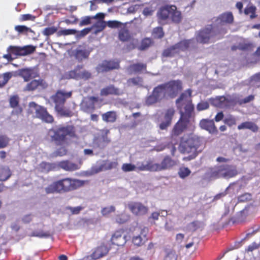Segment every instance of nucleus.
I'll return each mask as SVG.
<instances>
[{"mask_svg": "<svg viewBox=\"0 0 260 260\" xmlns=\"http://www.w3.org/2000/svg\"><path fill=\"white\" fill-rule=\"evenodd\" d=\"M99 101L98 97L91 96L85 99L82 103V107L85 111L93 110L95 105Z\"/></svg>", "mask_w": 260, "mask_h": 260, "instance_id": "5701e85b", "label": "nucleus"}, {"mask_svg": "<svg viewBox=\"0 0 260 260\" xmlns=\"http://www.w3.org/2000/svg\"><path fill=\"white\" fill-rule=\"evenodd\" d=\"M51 141L57 145H62L68 143V138L76 137V130L72 125H59L49 131Z\"/></svg>", "mask_w": 260, "mask_h": 260, "instance_id": "f03ea898", "label": "nucleus"}, {"mask_svg": "<svg viewBox=\"0 0 260 260\" xmlns=\"http://www.w3.org/2000/svg\"><path fill=\"white\" fill-rule=\"evenodd\" d=\"M215 36L212 25H210L203 29L200 30L196 36L198 42L202 44H207L213 37Z\"/></svg>", "mask_w": 260, "mask_h": 260, "instance_id": "9d476101", "label": "nucleus"}, {"mask_svg": "<svg viewBox=\"0 0 260 260\" xmlns=\"http://www.w3.org/2000/svg\"><path fill=\"white\" fill-rule=\"evenodd\" d=\"M118 38L122 42H127L131 40L132 37L128 30L123 28L119 31Z\"/></svg>", "mask_w": 260, "mask_h": 260, "instance_id": "58836bf2", "label": "nucleus"}, {"mask_svg": "<svg viewBox=\"0 0 260 260\" xmlns=\"http://www.w3.org/2000/svg\"><path fill=\"white\" fill-rule=\"evenodd\" d=\"M11 176V172L8 167H0V181H6Z\"/></svg>", "mask_w": 260, "mask_h": 260, "instance_id": "e433bc0d", "label": "nucleus"}, {"mask_svg": "<svg viewBox=\"0 0 260 260\" xmlns=\"http://www.w3.org/2000/svg\"><path fill=\"white\" fill-rule=\"evenodd\" d=\"M10 139L5 135H0V149L7 147L10 142Z\"/></svg>", "mask_w": 260, "mask_h": 260, "instance_id": "09e8293b", "label": "nucleus"}, {"mask_svg": "<svg viewBox=\"0 0 260 260\" xmlns=\"http://www.w3.org/2000/svg\"><path fill=\"white\" fill-rule=\"evenodd\" d=\"M68 150L65 147H60L57 149L54 152V156H62L67 154Z\"/></svg>", "mask_w": 260, "mask_h": 260, "instance_id": "774afa93", "label": "nucleus"}, {"mask_svg": "<svg viewBox=\"0 0 260 260\" xmlns=\"http://www.w3.org/2000/svg\"><path fill=\"white\" fill-rule=\"evenodd\" d=\"M189 120L184 117H180L179 121L175 124L172 131L171 137L172 138L180 135L186 128Z\"/></svg>", "mask_w": 260, "mask_h": 260, "instance_id": "2eb2a0df", "label": "nucleus"}, {"mask_svg": "<svg viewBox=\"0 0 260 260\" xmlns=\"http://www.w3.org/2000/svg\"><path fill=\"white\" fill-rule=\"evenodd\" d=\"M58 33L59 36H67L70 35H75L77 33V31L74 29H67L60 30Z\"/></svg>", "mask_w": 260, "mask_h": 260, "instance_id": "e2e57ef3", "label": "nucleus"}, {"mask_svg": "<svg viewBox=\"0 0 260 260\" xmlns=\"http://www.w3.org/2000/svg\"><path fill=\"white\" fill-rule=\"evenodd\" d=\"M106 63H107L108 69H109V71L119 68V62L118 61L110 60H106Z\"/></svg>", "mask_w": 260, "mask_h": 260, "instance_id": "6e6d98bb", "label": "nucleus"}, {"mask_svg": "<svg viewBox=\"0 0 260 260\" xmlns=\"http://www.w3.org/2000/svg\"><path fill=\"white\" fill-rule=\"evenodd\" d=\"M202 144V139L197 136L189 137L181 143L179 147L181 153L189 154L188 156L183 157V160L189 161L195 158L199 153L198 149Z\"/></svg>", "mask_w": 260, "mask_h": 260, "instance_id": "7ed1b4c3", "label": "nucleus"}, {"mask_svg": "<svg viewBox=\"0 0 260 260\" xmlns=\"http://www.w3.org/2000/svg\"><path fill=\"white\" fill-rule=\"evenodd\" d=\"M177 256L174 250H171L167 252L164 260H177Z\"/></svg>", "mask_w": 260, "mask_h": 260, "instance_id": "69168bd1", "label": "nucleus"}, {"mask_svg": "<svg viewBox=\"0 0 260 260\" xmlns=\"http://www.w3.org/2000/svg\"><path fill=\"white\" fill-rule=\"evenodd\" d=\"M83 68V66L82 64L77 66L73 70L68 72V76L70 78L78 80V76H79L81 73H82L81 70Z\"/></svg>", "mask_w": 260, "mask_h": 260, "instance_id": "4c0bfd02", "label": "nucleus"}, {"mask_svg": "<svg viewBox=\"0 0 260 260\" xmlns=\"http://www.w3.org/2000/svg\"><path fill=\"white\" fill-rule=\"evenodd\" d=\"M199 125L202 129L210 134H216L218 132L213 119H203L200 121Z\"/></svg>", "mask_w": 260, "mask_h": 260, "instance_id": "412c9836", "label": "nucleus"}, {"mask_svg": "<svg viewBox=\"0 0 260 260\" xmlns=\"http://www.w3.org/2000/svg\"><path fill=\"white\" fill-rule=\"evenodd\" d=\"M174 114L175 110L173 108H170L166 110L164 116V120L159 125L160 129H166L171 125Z\"/></svg>", "mask_w": 260, "mask_h": 260, "instance_id": "a211bd4d", "label": "nucleus"}, {"mask_svg": "<svg viewBox=\"0 0 260 260\" xmlns=\"http://www.w3.org/2000/svg\"><path fill=\"white\" fill-rule=\"evenodd\" d=\"M35 49V47L30 45L23 47L10 46L7 49V51L13 55L24 56L33 53Z\"/></svg>", "mask_w": 260, "mask_h": 260, "instance_id": "9b49d317", "label": "nucleus"}, {"mask_svg": "<svg viewBox=\"0 0 260 260\" xmlns=\"http://www.w3.org/2000/svg\"><path fill=\"white\" fill-rule=\"evenodd\" d=\"M111 242L113 245L118 246H123L126 242L125 237L122 235V232L116 231L112 235Z\"/></svg>", "mask_w": 260, "mask_h": 260, "instance_id": "bb28decb", "label": "nucleus"}, {"mask_svg": "<svg viewBox=\"0 0 260 260\" xmlns=\"http://www.w3.org/2000/svg\"><path fill=\"white\" fill-rule=\"evenodd\" d=\"M29 107L35 110L36 118H39L46 123H52L53 122V117L48 112L47 109L44 107L39 105L34 102H30Z\"/></svg>", "mask_w": 260, "mask_h": 260, "instance_id": "6e6552de", "label": "nucleus"}, {"mask_svg": "<svg viewBox=\"0 0 260 260\" xmlns=\"http://www.w3.org/2000/svg\"><path fill=\"white\" fill-rule=\"evenodd\" d=\"M103 120L106 123H114L117 118L116 112L109 111L102 115Z\"/></svg>", "mask_w": 260, "mask_h": 260, "instance_id": "f704fd0d", "label": "nucleus"}, {"mask_svg": "<svg viewBox=\"0 0 260 260\" xmlns=\"http://www.w3.org/2000/svg\"><path fill=\"white\" fill-rule=\"evenodd\" d=\"M148 233V229L146 227L141 228L140 233L134 236L132 239L133 243L137 246L143 245L147 240V236Z\"/></svg>", "mask_w": 260, "mask_h": 260, "instance_id": "f3484780", "label": "nucleus"}, {"mask_svg": "<svg viewBox=\"0 0 260 260\" xmlns=\"http://www.w3.org/2000/svg\"><path fill=\"white\" fill-rule=\"evenodd\" d=\"M143 82V79L140 77H136L129 78L127 81L128 86L141 85Z\"/></svg>", "mask_w": 260, "mask_h": 260, "instance_id": "c03bdc74", "label": "nucleus"}, {"mask_svg": "<svg viewBox=\"0 0 260 260\" xmlns=\"http://www.w3.org/2000/svg\"><path fill=\"white\" fill-rule=\"evenodd\" d=\"M168 99L169 98L163 83L154 88L151 94L146 98L145 103L147 106H150L159 102L162 100Z\"/></svg>", "mask_w": 260, "mask_h": 260, "instance_id": "0eeeda50", "label": "nucleus"}, {"mask_svg": "<svg viewBox=\"0 0 260 260\" xmlns=\"http://www.w3.org/2000/svg\"><path fill=\"white\" fill-rule=\"evenodd\" d=\"M122 90L116 87L114 85L111 84L102 88L100 91V95L102 96H107L109 95H121L123 94Z\"/></svg>", "mask_w": 260, "mask_h": 260, "instance_id": "aec40b11", "label": "nucleus"}, {"mask_svg": "<svg viewBox=\"0 0 260 260\" xmlns=\"http://www.w3.org/2000/svg\"><path fill=\"white\" fill-rule=\"evenodd\" d=\"M256 10V8L255 6L251 5L247 6L244 10V13L246 15H250V18L251 19H254L257 17V15L255 14Z\"/></svg>", "mask_w": 260, "mask_h": 260, "instance_id": "ea45409f", "label": "nucleus"}, {"mask_svg": "<svg viewBox=\"0 0 260 260\" xmlns=\"http://www.w3.org/2000/svg\"><path fill=\"white\" fill-rule=\"evenodd\" d=\"M170 20L173 23L178 24L182 19V14L180 11L177 10V8L175 5L170 6Z\"/></svg>", "mask_w": 260, "mask_h": 260, "instance_id": "a878e982", "label": "nucleus"}, {"mask_svg": "<svg viewBox=\"0 0 260 260\" xmlns=\"http://www.w3.org/2000/svg\"><path fill=\"white\" fill-rule=\"evenodd\" d=\"M118 166V162L117 160L110 161L108 160H103L100 166H93L91 168V171L94 173H98L103 171L110 170L113 169H116Z\"/></svg>", "mask_w": 260, "mask_h": 260, "instance_id": "ddd939ff", "label": "nucleus"}, {"mask_svg": "<svg viewBox=\"0 0 260 260\" xmlns=\"http://www.w3.org/2000/svg\"><path fill=\"white\" fill-rule=\"evenodd\" d=\"M96 70L99 73L109 72L106 60H104L99 64L96 68Z\"/></svg>", "mask_w": 260, "mask_h": 260, "instance_id": "603ef678", "label": "nucleus"}, {"mask_svg": "<svg viewBox=\"0 0 260 260\" xmlns=\"http://www.w3.org/2000/svg\"><path fill=\"white\" fill-rule=\"evenodd\" d=\"M191 173L190 170L186 167L180 168L178 171L179 176L182 179L188 176Z\"/></svg>", "mask_w": 260, "mask_h": 260, "instance_id": "3c124183", "label": "nucleus"}, {"mask_svg": "<svg viewBox=\"0 0 260 260\" xmlns=\"http://www.w3.org/2000/svg\"><path fill=\"white\" fill-rule=\"evenodd\" d=\"M179 52V50L178 49L177 46L175 44L165 49L162 52V56L166 57H171Z\"/></svg>", "mask_w": 260, "mask_h": 260, "instance_id": "c9c22d12", "label": "nucleus"}, {"mask_svg": "<svg viewBox=\"0 0 260 260\" xmlns=\"http://www.w3.org/2000/svg\"><path fill=\"white\" fill-rule=\"evenodd\" d=\"M40 171L43 173L57 170V163H50L46 161H42L39 164Z\"/></svg>", "mask_w": 260, "mask_h": 260, "instance_id": "7c9ffc66", "label": "nucleus"}, {"mask_svg": "<svg viewBox=\"0 0 260 260\" xmlns=\"http://www.w3.org/2000/svg\"><path fill=\"white\" fill-rule=\"evenodd\" d=\"M179 52L185 51L188 50L191 47L194 45L193 39L184 40L176 44Z\"/></svg>", "mask_w": 260, "mask_h": 260, "instance_id": "473e14b6", "label": "nucleus"}, {"mask_svg": "<svg viewBox=\"0 0 260 260\" xmlns=\"http://www.w3.org/2000/svg\"><path fill=\"white\" fill-rule=\"evenodd\" d=\"M165 33L161 26L154 27L152 31V36L155 39H161L164 37Z\"/></svg>", "mask_w": 260, "mask_h": 260, "instance_id": "37998d69", "label": "nucleus"}, {"mask_svg": "<svg viewBox=\"0 0 260 260\" xmlns=\"http://www.w3.org/2000/svg\"><path fill=\"white\" fill-rule=\"evenodd\" d=\"M239 130L248 129L253 133H256L258 131V126L254 122L251 121H245L241 123L238 126Z\"/></svg>", "mask_w": 260, "mask_h": 260, "instance_id": "72a5a7b5", "label": "nucleus"}, {"mask_svg": "<svg viewBox=\"0 0 260 260\" xmlns=\"http://www.w3.org/2000/svg\"><path fill=\"white\" fill-rule=\"evenodd\" d=\"M115 220L117 223L123 224L128 220V216L125 213H121L116 215Z\"/></svg>", "mask_w": 260, "mask_h": 260, "instance_id": "49530a36", "label": "nucleus"}, {"mask_svg": "<svg viewBox=\"0 0 260 260\" xmlns=\"http://www.w3.org/2000/svg\"><path fill=\"white\" fill-rule=\"evenodd\" d=\"M254 45L252 43H244L239 44V49L242 51H252Z\"/></svg>", "mask_w": 260, "mask_h": 260, "instance_id": "de8ad7c7", "label": "nucleus"}, {"mask_svg": "<svg viewBox=\"0 0 260 260\" xmlns=\"http://www.w3.org/2000/svg\"><path fill=\"white\" fill-rule=\"evenodd\" d=\"M46 83L42 79L33 80L27 84L24 88L25 91H34L37 89L39 86L45 87Z\"/></svg>", "mask_w": 260, "mask_h": 260, "instance_id": "c756f323", "label": "nucleus"}, {"mask_svg": "<svg viewBox=\"0 0 260 260\" xmlns=\"http://www.w3.org/2000/svg\"><path fill=\"white\" fill-rule=\"evenodd\" d=\"M147 65L146 63H137L131 64L127 68V71L129 75L135 73H140L143 71H146Z\"/></svg>", "mask_w": 260, "mask_h": 260, "instance_id": "c85d7f7f", "label": "nucleus"}, {"mask_svg": "<svg viewBox=\"0 0 260 260\" xmlns=\"http://www.w3.org/2000/svg\"><path fill=\"white\" fill-rule=\"evenodd\" d=\"M121 169L125 172H131L135 171L136 166L132 164L125 163L122 165Z\"/></svg>", "mask_w": 260, "mask_h": 260, "instance_id": "bf43d9fd", "label": "nucleus"}, {"mask_svg": "<svg viewBox=\"0 0 260 260\" xmlns=\"http://www.w3.org/2000/svg\"><path fill=\"white\" fill-rule=\"evenodd\" d=\"M32 73L33 71L31 69H24L21 70L20 75L25 81H28L32 78Z\"/></svg>", "mask_w": 260, "mask_h": 260, "instance_id": "79ce46f5", "label": "nucleus"}, {"mask_svg": "<svg viewBox=\"0 0 260 260\" xmlns=\"http://www.w3.org/2000/svg\"><path fill=\"white\" fill-rule=\"evenodd\" d=\"M12 77L10 73H5L0 77V88L4 87Z\"/></svg>", "mask_w": 260, "mask_h": 260, "instance_id": "a18cd8bd", "label": "nucleus"}, {"mask_svg": "<svg viewBox=\"0 0 260 260\" xmlns=\"http://www.w3.org/2000/svg\"><path fill=\"white\" fill-rule=\"evenodd\" d=\"M176 165V161L170 156L167 155L163 158L160 164L154 163L155 172L170 169Z\"/></svg>", "mask_w": 260, "mask_h": 260, "instance_id": "4468645a", "label": "nucleus"}, {"mask_svg": "<svg viewBox=\"0 0 260 260\" xmlns=\"http://www.w3.org/2000/svg\"><path fill=\"white\" fill-rule=\"evenodd\" d=\"M191 93L192 90L188 89L181 93L176 101L177 107L180 111L181 117L186 118L188 120L191 117L194 110V106L191 99Z\"/></svg>", "mask_w": 260, "mask_h": 260, "instance_id": "20e7f679", "label": "nucleus"}, {"mask_svg": "<svg viewBox=\"0 0 260 260\" xmlns=\"http://www.w3.org/2000/svg\"><path fill=\"white\" fill-rule=\"evenodd\" d=\"M215 21L220 25L232 24L234 21V16L231 12L223 13L216 18Z\"/></svg>", "mask_w": 260, "mask_h": 260, "instance_id": "b1692460", "label": "nucleus"}, {"mask_svg": "<svg viewBox=\"0 0 260 260\" xmlns=\"http://www.w3.org/2000/svg\"><path fill=\"white\" fill-rule=\"evenodd\" d=\"M72 92H66L63 90H58L53 95L52 99L55 104V111L61 116L70 117L72 116V112L64 107L67 99L72 96Z\"/></svg>", "mask_w": 260, "mask_h": 260, "instance_id": "39448f33", "label": "nucleus"}, {"mask_svg": "<svg viewBox=\"0 0 260 260\" xmlns=\"http://www.w3.org/2000/svg\"><path fill=\"white\" fill-rule=\"evenodd\" d=\"M115 210V207L113 206H111L109 207L103 208L101 210V213L103 216H107L110 213L114 212Z\"/></svg>", "mask_w": 260, "mask_h": 260, "instance_id": "680f3d73", "label": "nucleus"}, {"mask_svg": "<svg viewBox=\"0 0 260 260\" xmlns=\"http://www.w3.org/2000/svg\"><path fill=\"white\" fill-rule=\"evenodd\" d=\"M84 185V181L67 177L53 182L45 188L47 194L68 192L78 189Z\"/></svg>", "mask_w": 260, "mask_h": 260, "instance_id": "f257e3e1", "label": "nucleus"}, {"mask_svg": "<svg viewBox=\"0 0 260 260\" xmlns=\"http://www.w3.org/2000/svg\"><path fill=\"white\" fill-rule=\"evenodd\" d=\"M153 43L151 38H145L143 39L141 43V45L139 47L140 50H145L150 47Z\"/></svg>", "mask_w": 260, "mask_h": 260, "instance_id": "a19ab883", "label": "nucleus"}, {"mask_svg": "<svg viewBox=\"0 0 260 260\" xmlns=\"http://www.w3.org/2000/svg\"><path fill=\"white\" fill-rule=\"evenodd\" d=\"M20 98L18 95H13L10 97V106L15 109L12 113L16 115L20 114L22 112V108L19 106Z\"/></svg>", "mask_w": 260, "mask_h": 260, "instance_id": "393cba45", "label": "nucleus"}, {"mask_svg": "<svg viewBox=\"0 0 260 260\" xmlns=\"http://www.w3.org/2000/svg\"><path fill=\"white\" fill-rule=\"evenodd\" d=\"M31 236L37 237L40 238H48L50 236V234L49 232L41 231H34L31 234Z\"/></svg>", "mask_w": 260, "mask_h": 260, "instance_id": "8fccbe9b", "label": "nucleus"}, {"mask_svg": "<svg viewBox=\"0 0 260 260\" xmlns=\"http://www.w3.org/2000/svg\"><path fill=\"white\" fill-rule=\"evenodd\" d=\"M209 104L207 101H201L198 104L197 106V109L199 111H203L208 109Z\"/></svg>", "mask_w": 260, "mask_h": 260, "instance_id": "052dcab7", "label": "nucleus"}, {"mask_svg": "<svg viewBox=\"0 0 260 260\" xmlns=\"http://www.w3.org/2000/svg\"><path fill=\"white\" fill-rule=\"evenodd\" d=\"M92 77V74L89 71L83 70H82V73L78 76V79H83L84 80H87L91 79Z\"/></svg>", "mask_w": 260, "mask_h": 260, "instance_id": "864d4df0", "label": "nucleus"}, {"mask_svg": "<svg viewBox=\"0 0 260 260\" xmlns=\"http://www.w3.org/2000/svg\"><path fill=\"white\" fill-rule=\"evenodd\" d=\"M254 98L255 96L254 95H249L244 99L238 100L236 102V104H238L239 105L245 104L253 101L254 100Z\"/></svg>", "mask_w": 260, "mask_h": 260, "instance_id": "5fc2aeb1", "label": "nucleus"}, {"mask_svg": "<svg viewBox=\"0 0 260 260\" xmlns=\"http://www.w3.org/2000/svg\"><path fill=\"white\" fill-rule=\"evenodd\" d=\"M90 51L86 49L85 47L80 46L75 52V57L78 61H81L83 59H87L89 54Z\"/></svg>", "mask_w": 260, "mask_h": 260, "instance_id": "cd10ccee", "label": "nucleus"}, {"mask_svg": "<svg viewBox=\"0 0 260 260\" xmlns=\"http://www.w3.org/2000/svg\"><path fill=\"white\" fill-rule=\"evenodd\" d=\"M57 30V28L55 26H51L45 28L42 31V34L45 36H49L54 34Z\"/></svg>", "mask_w": 260, "mask_h": 260, "instance_id": "4d7b16f0", "label": "nucleus"}, {"mask_svg": "<svg viewBox=\"0 0 260 260\" xmlns=\"http://www.w3.org/2000/svg\"><path fill=\"white\" fill-rule=\"evenodd\" d=\"M170 6L160 8L157 13L158 23L162 25L168 24L170 21Z\"/></svg>", "mask_w": 260, "mask_h": 260, "instance_id": "dca6fc26", "label": "nucleus"}, {"mask_svg": "<svg viewBox=\"0 0 260 260\" xmlns=\"http://www.w3.org/2000/svg\"><path fill=\"white\" fill-rule=\"evenodd\" d=\"M128 207L131 212L137 215L142 216L148 212V208L141 202H131L128 204Z\"/></svg>", "mask_w": 260, "mask_h": 260, "instance_id": "f8f14e48", "label": "nucleus"}, {"mask_svg": "<svg viewBox=\"0 0 260 260\" xmlns=\"http://www.w3.org/2000/svg\"><path fill=\"white\" fill-rule=\"evenodd\" d=\"M136 169L140 171H148L155 172L154 163L151 160L147 161L146 164L138 162L137 164Z\"/></svg>", "mask_w": 260, "mask_h": 260, "instance_id": "2f4dec72", "label": "nucleus"}, {"mask_svg": "<svg viewBox=\"0 0 260 260\" xmlns=\"http://www.w3.org/2000/svg\"><path fill=\"white\" fill-rule=\"evenodd\" d=\"M57 170L62 169L66 171L72 172L79 169L80 167L77 164L68 160L60 161L57 163Z\"/></svg>", "mask_w": 260, "mask_h": 260, "instance_id": "4be33fe9", "label": "nucleus"}, {"mask_svg": "<svg viewBox=\"0 0 260 260\" xmlns=\"http://www.w3.org/2000/svg\"><path fill=\"white\" fill-rule=\"evenodd\" d=\"M15 29L19 33H27L31 31L30 28L25 25H16L15 27Z\"/></svg>", "mask_w": 260, "mask_h": 260, "instance_id": "0e129e2a", "label": "nucleus"}, {"mask_svg": "<svg viewBox=\"0 0 260 260\" xmlns=\"http://www.w3.org/2000/svg\"><path fill=\"white\" fill-rule=\"evenodd\" d=\"M236 118L232 115H229L224 119V123L230 127L236 125Z\"/></svg>", "mask_w": 260, "mask_h": 260, "instance_id": "13d9d810", "label": "nucleus"}, {"mask_svg": "<svg viewBox=\"0 0 260 260\" xmlns=\"http://www.w3.org/2000/svg\"><path fill=\"white\" fill-rule=\"evenodd\" d=\"M106 22L105 21L99 22L94 24V27L96 28L95 32H99L102 31L106 27Z\"/></svg>", "mask_w": 260, "mask_h": 260, "instance_id": "338daca9", "label": "nucleus"}, {"mask_svg": "<svg viewBox=\"0 0 260 260\" xmlns=\"http://www.w3.org/2000/svg\"><path fill=\"white\" fill-rule=\"evenodd\" d=\"M110 250V248L105 243H102L96 247L93 252L90 255V257L93 260H96L106 255Z\"/></svg>", "mask_w": 260, "mask_h": 260, "instance_id": "6ab92c4d", "label": "nucleus"}, {"mask_svg": "<svg viewBox=\"0 0 260 260\" xmlns=\"http://www.w3.org/2000/svg\"><path fill=\"white\" fill-rule=\"evenodd\" d=\"M169 99L175 98L182 89V82L180 80H171L164 83Z\"/></svg>", "mask_w": 260, "mask_h": 260, "instance_id": "1a4fd4ad", "label": "nucleus"}, {"mask_svg": "<svg viewBox=\"0 0 260 260\" xmlns=\"http://www.w3.org/2000/svg\"><path fill=\"white\" fill-rule=\"evenodd\" d=\"M238 172L235 166L224 165L216 166L211 169L210 177L214 178H232L237 175Z\"/></svg>", "mask_w": 260, "mask_h": 260, "instance_id": "423d86ee", "label": "nucleus"}]
</instances>
